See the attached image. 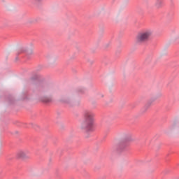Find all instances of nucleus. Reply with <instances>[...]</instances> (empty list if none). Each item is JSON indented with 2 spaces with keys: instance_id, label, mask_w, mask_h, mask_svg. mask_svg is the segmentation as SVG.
Masks as SVG:
<instances>
[{
  "instance_id": "nucleus-2",
  "label": "nucleus",
  "mask_w": 179,
  "mask_h": 179,
  "mask_svg": "<svg viewBox=\"0 0 179 179\" xmlns=\"http://www.w3.org/2000/svg\"><path fill=\"white\" fill-rule=\"evenodd\" d=\"M152 35L153 31H152V29H144L137 35L136 43H138V44L146 43Z\"/></svg>"
},
{
  "instance_id": "nucleus-3",
  "label": "nucleus",
  "mask_w": 179,
  "mask_h": 179,
  "mask_svg": "<svg viewBox=\"0 0 179 179\" xmlns=\"http://www.w3.org/2000/svg\"><path fill=\"white\" fill-rule=\"evenodd\" d=\"M17 157L20 160H29L31 159L30 151L28 150H22L17 153Z\"/></svg>"
},
{
  "instance_id": "nucleus-5",
  "label": "nucleus",
  "mask_w": 179,
  "mask_h": 179,
  "mask_svg": "<svg viewBox=\"0 0 179 179\" xmlns=\"http://www.w3.org/2000/svg\"><path fill=\"white\" fill-rule=\"evenodd\" d=\"M52 99L50 98V97H45L43 99V101H44L45 103H50V101H52Z\"/></svg>"
},
{
  "instance_id": "nucleus-1",
  "label": "nucleus",
  "mask_w": 179,
  "mask_h": 179,
  "mask_svg": "<svg viewBox=\"0 0 179 179\" xmlns=\"http://www.w3.org/2000/svg\"><path fill=\"white\" fill-rule=\"evenodd\" d=\"M84 120L81 122L80 128L82 131L89 132L93 131L94 127V113L87 110L83 113Z\"/></svg>"
},
{
  "instance_id": "nucleus-4",
  "label": "nucleus",
  "mask_w": 179,
  "mask_h": 179,
  "mask_svg": "<svg viewBox=\"0 0 179 179\" xmlns=\"http://www.w3.org/2000/svg\"><path fill=\"white\" fill-rule=\"evenodd\" d=\"M155 6L156 8H162V6H163V1L162 0H157L156 3H155Z\"/></svg>"
},
{
  "instance_id": "nucleus-6",
  "label": "nucleus",
  "mask_w": 179,
  "mask_h": 179,
  "mask_svg": "<svg viewBox=\"0 0 179 179\" xmlns=\"http://www.w3.org/2000/svg\"><path fill=\"white\" fill-rule=\"evenodd\" d=\"M175 127H176V126H174V124H172V125L170 126L169 129H170L171 131H173V129H174Z\"/></svg>"
},
{
  "instance_id": "nucleus-7",
  "label": "nucleus",
  "mask_w": 179,
  "mask_h": 179,
  "mask_svg": "<svg viewBox=\"0 0 179 179\" xmlns=\"http://www.w3.org/2000/svg\"><path fill=\"white\" fill-rule=\"evenodd\" d=\"M36 1H40V0H36Z\"/></svg>"
}]
</instances>
